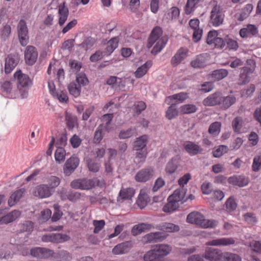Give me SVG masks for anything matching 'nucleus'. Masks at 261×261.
I'll return each mask as SVG.
<instances>
[{
	"instance_id": "obj_1",
	"label": "nucleus",
	"mask_w": 261,
	"mask_h": 261,
	"mask_svg": "<svg viewBox=\"0 0 261 261\" xmlns=\"http://www.w3.org/2000/svg\"><path fill=\"white\" fill-rule=\"evenodd\" d=\"M14 79L17 81V88L22 98H27L29 90L33 85V82L30 76L22 73L21 69L17 70L13 74Z\"/></svg>"
},
{
	"instance_id": "obj_2",
	"label": "nucleus",
	"mask_w": 261,
	"mask_h": 261,
	"mask_svg": "<svg viewBox=\"0 0 261 261\" xmlns=\"http://www.w3.org/2000/svg\"><path fill=\"white\" fill-rule=\"evenodd\" d=\"M187 222L202 228H214L218 224L216 220L205 219L203 215L198 212H193L188 214Z\"/></svg>"
},
{
	"instance_id": "obj_3",
	"label": "nucleus",
	"mask_w": 261,
	"mask_h": 261,
	"mask_svg": "<svg viewBox=\"0 0 261 261\" xmlns=\"http://www.w3.org/2000/svg\"><path fill=\"white\" fill-rule=\"evenodd\" d=\"M17 33L20 45L26 46L29 42L30 37L26 21L23 19H20L17 24Z\"/></svg>"
},
{
	"instance_id": "obj_4",
	"label": "nucleus",
	"mask_w": 261,
	"mask_h": 261,
	"mask_svg": "<svg viewBox=\"0 0 261 261\" xmlns=\"http://www.w3.org/2000/svg\"><path fill=\"white\" fill-rule=\"evenodd\" d=\"M24 53V58L25 64L29 66H33L36 62L38 53L37 48L33 45L26 46Z\"/></svg>"
},
{
	"instance_id": "obj_5",
	"label": "nucleus",
	"mask_w": 261,
	"mask_h": 261,
	"mask_svg": "<svg viewBox=\"0 0 261 261\" xmlns=\"http://www.w3.org/2000/svg\"><path fill=\"white\" fill-rule=\"evenodd\" d=\"M20 60V57L18 53L10 54L5 58V72L8 74L18 65Z\"/></svg>"
},
{
	"instance_id": "obj_6",
	"label": "nucleus",
	"mask_w": 261,
	"mask_h": 261,
	"mask_svg": "<svg viewBox=\"0 0 261 261\" xmlns=\"http://www.w3.org/2000/svg\"><path fill=\"white\" fill-rule=\"evenodd\" d=\"M222 9L220 6L215 5L211 12L210 20L214 27H217L222 24L224 16L221 14Z\"/></svg>"
},
{
	"instance_id": "obj_7",
	"label": "nucleus",
	"mask_w": 261,
	"mask_h": 261,
	"mask_svg": "<svg viewBox=\"0 0 261 261\" xmlns=\"http://www.w3.org/2000/svg\"><path fill=\"white\" fill-rule=\"evenodd\" d=\"M19 210H13L5 214L4 210H0V224H8L17 220L21 216Z\"/></svg>"
},
{
	"instance_id": "obj_8",
	"label": "nucleus",
	"mask_w": 261,
	"mask_h": 261,
	"mask_svg": "<svg viewBox=\"0 0 261 261\" xmlns=\"http://www.w3.org/2000/svg\"><path fill=\"white\" fill-rule=\"evenodd\" d=\"M54 192L48 188V185L45 184L37 186L33 191V194L39 198H46L50 197Z\"/></svg>"
},
{
	"instance_id": "obj_9",
	"label": "nucleus",
	"mask_w": 261,
	"mask_h": 261,
	"mask_svg": "<svg viewBox=\"0 0 261 261\" xmlns=\"http://www.w3.org/2000/svg\"><path fill=\"white\" fill-rule=\"evenodd\" d=\"M223 253L219 249L207 247L203 257L210 261H221Z\"/></svg>"
},
{
	"instance_id": "obj_10",
	"label": "nucleus",
	"mask_w": 261,
	"mask_h": 261,
	"mask_svg": "<svg viewBox=\"0 0 261 261\" xmlns=\"http://www.w3.org/2000/svg\"><path fill=\"white\" fill-rule=\"evenodd\" d=\"M153 168L148 167L138 171L135 176V179L138 182H147L153 176Z\"/></svg>"
},
{
	"instance_id": "obj_11",
	"label": "nucleus",
	"mask_w": 261,
	"mask_h": 261,
	"mask_svg": "<svg viewBox=\"0 0 261 261\" xmlns=\"http://www.w3.org/2000/svg\"><path fill=\"white\" fill-rule=\"evenodd\" d=\"M79 163L80 160L79 158L75 156H71L66 161L65 164L64 165V173L67 176H69L77 168Z\"/></svg>"
},
{
	"instance_id": "obj_12",
	"label": "nucleus",
	"mask_w": 261,
	"mask_h": 261,
	"mask_svg": "<svg viewBox=\"0 0 261 261\" xmlns=\"http://www.w3.org/2000/svg\"><path fill=\"white\" fill-rule=\"evenodd\" d=\"M163 31L162 28L158 25L154 27L151 30L148 38L147 46L151 47L162 36Z\"/></svg>"
},
{
	"instance_id": "obj_13",
	"label": "nucleus",
	"mask_w": 261,
	"mask_h": 261,
	"mask_svg": "<svg viewBox=\"0 0 261 261\" xmlns=\"http://www.w3.org/2000/svg\"><path fill=\"white\" fill-rule=\"evenodd\" d=\"M69 239V237L66 234L60 233H51L46 234L42 237V240L45 242H53L56 243H61Z\"/></svg>"
},
{
	"instance_id": "obj_14",
	"label": "nucleus",
	"mask_w": 261,
	"mask_h": 261,
	"mask_svg": "<svg viewBox=\"0 0 261 261\" xmlns=\"http://www.w3.org/2000/svg\"><path fill=\"white\" fill-rule=\"evenodd\" d=\"M235 242L233 238H221L208 241L205 244L212 246H226L234 244Z\"/></svg>"
},
{
	"instance_id": "obj_15",
	"label": "nucleus",
	"mask_w": 261,
	"mask_h": 261,
	"mask_svg": "<svg viewBox=\"0 0 261 261\" xmlns=\"http://www.w3.org/2000/svg\"><path fill=\"white\" fill-rule=\"evenodd\" d=\"M189 51V50L187 47H180L172 57L171 64L174 67L178 65L187 57Z\"/></svg>"
},
{
	"instance_id": "obj_16",
	"label": "nucleus",
	"mask_w": 261,
	"mask_h": 261,
	"mask_svg": "<svg viewBox=\"0 0 261 261\" xmlns=\"http://www.w3.org/2000/svg\"><path fill=\"white\" fill-rule=\"evenodd\" d=\"M133 247L131 241L122 242L117 245L112 250V253L115 255H120L127 253Z\"/></svg>"
},
{
	"instance_id": "obj_17",
	"label": "nucleus",
	"mask_w": 261,
	"mask_h": 261,
	"mask_svg": "<svg viewBox=\"0 0 261 261\" xmlns=\"http://www.w3.org/2000/svg\"><path fill=\"white\" fill-rule=\"evenodd\" d=\"M164 239L165 237L163 236V233L162 232H155L145 235L142 238V241L143 243L147 244L162 241Z\"/></svg>"
},
{
	"instance_id": "obj_18",
	"label": "nucleus",
	"mask_w": 261,
	"mask_h": 261,
	"mask_svg": "<svg viewBox=\"0 0 261 261\" xmlns=\"http://www.w3.org/2000/svg\"><path fill=\"white\" fill-rule=\"evenodd\" d=\"M207 55L206 53L200 54L197 55L195 60H192L191 63V66L194 68H203L206 66V58Z\"/></svg>"
},
{
	"instance_id": "obj_19",
	"label": "nucleus",
	"mask_w": 261,
	"mask_h": 261,
	"mask_svg": "<svg viewBox=\"0 0 261 261\" xmlns=\"http://www.w3.org/2000/svg\"><path fill=\"white\" fill-rule=\"evenodd\" d=\"M52 252L51 250L45 248H35L31 250V255L38 258H47L52 254Z\"/></svg>"
},
{
	"instance_id": "obj_20",
	"label": "nucleus",
	"mask_w": 261,
	"mask_h": 261,
	"mask_svg": "<svg viewBox=\"0 0 261 261\" xmlns=\"http://www.w3.org/2000/svg\"><path fill=\"white\" fill-rule=\"evenodd\" d=\"M119 41V36H116L111 38L108 42V45L103 50L104 55L110 56L118 47Z\"/></svg>"
},
{
	"instance_id": "obj_21",
	"label": "nucleus",
	"mask_w": 261,
	"mask_h": 261,
	"mask_svg": "<svg viewBox=\"0 0 261 261\" xmlns=\"http://www.w3.org/2000/svg\"><path fill=\"white\" fill-rule=\"evenodd\" d=\"M135 193V190L132 188H122L117 197L118 202L122 201L125 200H129Z\"/></svg>"
},
{
	"instance_id": "obj_22",
	"label": "nucleus",
	"mask_w": 261,
	"mask_h": 261,
	"mask_svg": "<svg viewBox=\"0 0 261 261\" xmlns=\"http://www.w3.org/2000/svg\"><path fill=\"white\" fill-rule=\"evenodd\" d=\"M25 191L24 188H21L12 193L8 200V205L10 206H13L17 202H19Z\"/></svg>"
},
{
	"instance_id": "obj_23",
	"label": "nucleus",
	"mask_w": 261,
	"mask_h": 261,
	"mask_svg": "<svg viewBox=\"0 0 261 261\" xmlns=\"http://www.w3.org/2000/svg\"><path fill=\"white\" fill-rule=\"evenodd\" d=\"M186 194L185 190L183 188H180L174 191V193L168 197L169 199H172L179 204L182 203L184 201H187V199L184 200Z\"/></svg>"
},
{
	"instance_id": "obj_24",
	"label": "nucleus",
	"mask_w": 261,
	"mask_h": 261,
	"mask_svg": "<svg viewBox=\"0 0 261 261\" xmlns=\"http://www.w3.org/2000/svg\"><path fill=\"white\" fill-rule=\"evenodd\" d=\"M151 60H147L144 64L139 67L135 72V77L139 79L143 77L152 65Z\"/></svg>"
},
{
	"instance_id": "obj_25",
	"label": "nucleus",
	"mask_w": 261,
	"mask_h": 261,
	"mask_svg": "<svg viewBox=\"0 0 261 261\" xmlns=\"http://www.w3.org/2000/svg\"><path fill=\"white\" fill-rule=\"evenodd\" d=\"M82 180L83 190H88L92 189L95 186V184H96V185L98 186H102V185L105 184L103 181H100L97 179H90L87 178H83Z\"/></svg>"
},
{
	"instance_id": "obj_26",
	"label": "nucleus",
	"mask_w": 261,
	"mask_h": 261,
	"mask_svg": "<svg viewBox=\"0 0 261 261\" xmlns=\"http://www.w3.org/2000/svg\"><path fill=\"white\" fill-rule=\"evenodd\" d=\"M96 40L91 36L87 37L80 44H76L75 46L80 47V49H83L87 51L91 49L96 43Z\"/></svg>"
},
{
	"instance_id": "obj_27",
	"label": "nucleus",
	"mask_w": 261,
	"mask_h": 261,
	"mask_svg": "<svg viewBox=\"0 0 261 261\" xmlns=\"http://www.w3.org/2000/svg\"><path fill=\"white\" fill-rule=\"evenodd\" d=\"M228 182L234 185L239 187H244L249 183V179L242 176H233L228 179Z\"/></svg>"
},
{
	"instance_id": "obj_28",
	"label": "nucleus",
	"mask_w": 261,
	"mask_h": 261,
	"mask_svg": "<svg viewBox=\"0 0 261 261\" xmlns=\"http://www.w3.org/2000/svg\"><path fill=\"white\" fill-rule=\"evenodd\" d=\"M152 249H153L156 253L159 254L163 259L164 256L167 255L171 252L172 248L169 245L161 244L155 245Z\"/></svg>"
},
{
	"instance_id": "obj_29",
	"label": "nucleus",
	"mask_w": 261,
	"mask_h": 261,
	"mask_svg": "<svg viewBox=\"0 0 261 261\" xmlns=\"http://www.w3.org/2000/svg\"><path fill=\"white\" fill-rule=\"evenodd\" d=\"M153 228V226L151 224L147 223H141L133 226L131 232L133 236H138L142 232L145 231V230H150Z\"/></svg>"
},
{
	"instance_id": "obj_30",
	"label": "nucleus",
	"mask_w": 261,
	"mask_h": 261,
	"mask_svg": "<svg viewBox=\"0 0 261 261\" xmlns=\"http://www.w3.org/2000/svg\"><path fill=\"white\" fill-rule=\"evenodd\" d=\"M153 228V226L151 224L147 223H141L133 226L131 232L133 236H138L142 232L145 231V230H150Z\"/></svg>"
},
{
	"instance_id": "obj_31",
	"label": "nucleus",
	"mask_w": 261,
	"mask_h": 261,
	"mask_svg": "<svg viewBox=\"0 0 261 261\" xmlns=\"http://www.w3.org/2000/svg\"><path fill=\"white\" fill-rule=\"evenodd\" d=\"M184 148L191 155H196L202 151V149L199 145L192 142H187L185 145Z\"/></svg>"
},
{
	"instance_id": "obj_32",
	"label": "nucleus",
	"mask_w": 261,
	"mask_h": 261,
	"mask_svg": "<svg viewBox=\"0 0 261 261\" xmlns=\"http://www.w3.org/2000/svg\"><path fill=\"white\" fill-rule=\"evenodd\" d=\"M228 72L225 69H216L211 72L210 76L215 81H219L228 75Z\"/></svg>"
},
{
	"instance_id": "obj_33",
	"label": "nucleus",
	"mask_w": 261,
	"mask_h": 261,
	"mask_svg": "<svg viewBox=\"0 0 261 261\" xmlns=\"http://www.w3.org/2000/svg\"><path fill=\"white\" fill-rule=\"evenodd\" d=\"M156 228L161 230L168 232H174L179 230V226L171 223H163L158 225Z\"/></svg>"
},
{
	"instance_id": "obj_34",
	"label": "nucleus",
	"mask_w": 261,
	"mask_h": 261,
	"mask_svg": "<svg viewBox=\"0 0 261 261\" xmlns=\"http://www.w3.org/2000/svg\"><path fill=\"white\" fill-rule=\"evenodd\" d=\"M167 41V38H165L164 37H162L160 40L156 42V44L151 50V53L154 55L159 53L165 47Z\"/></svg>"
},
{
	"instance_id": "obj_35",
	"label": "nucleus",
	"mask_w": 261,
	"mask_h": 261,
	"mask_svg": "<svg viewBox=\"0 0 261 261\" xmlns=\"http://www.w3.org/2000/svg\"><path fill=\"white\" fill-rule=\"evenodd\" d=\"M148 137L146 135H143L137 138L134 145V149L140 150L144 148L147 144Z\"/></svg>"
},
{
	"instance_id": "obj_36",
	"label": "nucleus",
	"mask_w": 261,
	"mask_h": 261,
	"mask_svg": "<svg viewBox=\"0 0 261 261\" xmlns=\"http://www.w3.org/2000/svg\"><path fill=\"white\" fill-rule=\"evenodd\" d=\"M144 261H163L159 254H157L153 249L145 253L143 256Z\"/></svg>"
},
{
	"instance_id": "obj_37",
	"label": "nucleus",
	"mask_w": 261,
	"mask_h": 261,
	"mask_svg": "<svg viewBox=\"0 0 261 261\" xmlns=\"http://www.w3.org/2000/svg\"><path fill=\"white\" fill-rule=\"evenodd\" d=\"M46 185H48V188L53 192H55V189L58 187L61 182L59 177L56 176H50L47 178Z\"/></svg>"
},
{
	"instance_id": "obj_38",
	"label": "nucleus",
	"mask_w": 261,
	"mask_h": 261,
	"mask_svg": "<svg viewBox=\"0 0 261 261\" xmlns=\"http://www.w3.org/2000/svg\"><path fill=\"white\" fill-rule=\"evenodd\" d=\"M197 107L193 104H186L179 108V112L182 114H189L195 113L197 111Z\"/></svg>"
},
{
	"instance_id": "obj_39",
	"label": "nucleus",
	"mask_w": 261,
	"mask_h": 261,
	"mask_svg": "<svg viewBox=\"0 0 261 261\" xmlns=\"http://www.w3.org/2000/svg\"><path fill=\"white\" fill-rule=\"evenodd\" d=\"M178 165V159L173 158L167 164L165 171L167 173L172 174L175 172Z\"/></svg>"
},
{
	"instance_id": "obj_40",
	"label": "nucleus",
	"mask_w": 261,
	"mask_h": 261,
	"mask_svg": "<svg viewBox=\"0 0 261 261\" xmlns=\"http://www.w3.org/2000/svg\"><path fill=\"white\" fill-rule=\"evenodd\" d=\"M68 89L70 95L76 98L80 94L81 87L75 82L70 83L68 86Z\"/></svg>"
},
{
	"instance_id": "obj_41",
	"label": "nucleus",
	"mask_w": 261,
	"mask_h": 261,
	"mask_svg": "<svg viewBox=\"0 0 261 261\" xmlns=\"http://www.w3.org/2000/svg\"><path fill=\"white\" fill-rule=\"evenodd\" d=\"M179 203L168 198V202L164 206L163 211L165 213H170L175 211L179 207Z\"/></svg>"
},
{
	"instance_id": "obj_42",
	"label": "nucleus",
	"mask_w": 261,
	"mask_h": 261,
	"mask_svg": "<svg viewBox=\"0 0 261 261\" xmlns=\"http://www.w3.org/2000/svg\"><path fill=\"white\" fill-rule=\"evenodd\" d=\"M178 113L176 104H172L167 110L165 116L168 120H172L178 115Z\"/></svg>"
},
{
	"instance_id": "obj_43",
	"label": "nucleus",
	"mask_w": 261,
	"mask_h": 261,
	"mask_svg": "<svg viewBox=\"0 0 261 261\" xmlns=\"http://www.w3.org/2000/svg\"><path fill=\"white\" fill-rule=\"evenodd\" d=\"M117 81L116 82V88H118L120 89H121L125 87L126 83H129L130 84L133 85L135 82V80L132 79L130 77H126V78H119L117 77Z\"/></svg>"
},
{
	"instance_id": "obj_44",
	"label": "nucleus",
	"mask_w": 261,
	"mask_h": 261,
	"mask_svg": "<svg viewBox=\"0 0 261 261\" xmlns=\"http://www.w3.org/2000/svg\"><path fill=\"white\" fill-rule=\"evenodd\" d=\"M221 124L219 122H215L209 126L208 132L213 136L218 135L221 131Z\"/></svg>"
},
{
	"instance_id": "obj_45",
	"label": "nucleus",
	"mask_w": 261,
	"mask_h": 261,
	"mask_svg": "<svg viewBox=\"0 0 261 261\" xmlns=\"http://www.w3.org/2000/svg\"><path fill=\"white\" fill-rule=\"evenodd\" d=\"M221 261H242V258L238 254L226 252L223 253Z\"/></svg>"
},
{
	"instance_id": "obj_46",
	"label": "nucleus",
	"mask_w": 261,
	"mask_h": 261,
	"mask_svg": "<svg viewBox=\"0 0 261 261\" xmlns=\"http://www.w3.org/2000/svg\"><path fill=\"white\" fill-rule=\"evenodd\" d=\"M66 121L67 127L72 129L77 126V117L66 112Z\"/></svg>"
},
{
	"instance_id": "obj_47",
	"label": "nucleus",
	"mask_w": 261,
	"mask_h": 261,
	"mask_svg": "<svg viewBox=\"0 0 261 261\" xmlns=\"http://www.w3.org/2000/svg\"><path fill=\"white\" fill-rule=\"evenodd\" d=\"M1 37L4 41L8 39L11 33V27L9 24H5L3 25L0 30Z\"/></svg>"
},
{
	"instance_id": "obj_48",
	"label": "nucleus",
	"mask_w": 261,
	"mask_h": 261,
	"mask_svg": "<svg viewBox=\"0 0 261 261\" xmlns=\"http://www.w3.org/2000/svg\"><path fill=\"white\" fill-rule=\"evenodd\" d=\"M180 14V10L177 7H172L170 9V12L165 14L166 18L170 20L176 19Z\"/></svg>"
},
{
	"instance_id": "obj_49",
	"label": "nucleus",
	"mask_w": 261,
	"mask_h": 261,
	"mask_svg": "<svg viewBox=\"0 0 261 261\" xmlns=\"http://www.w3.org/2000/svg\"><path fill=\"white\" fill-rule=\"evenodd\" d=\"M103 126L102 125L97 127L94 136L93 141L95 143H99L103 137Z\"/></svg>"
},
{
	"instance_id": "obj_50",
	"label": "nucleus",
	"mask_w": 261,
	"mask_h": 261,
	"mask_svg": "<svg viewBox=\"0 0 261 261\" xmlns=\"http://www.w3.org/2000/svg\"><path fill=\"white\" fill-rule=\"evenodd\" d=\"M243 119L240 117H236L232 122V127L233 131L237 133H240L242 127Z\"/></svg>"
},
{
	"instance_id": "obj_51",
	"label": "nucleus",
	"mask_w": 261,
	"mask_h": 261,
	"mask_svg": "<svg viewBox=\"0 0 261 261\" xmlns=\"http://www.w3.org/2000/svg\"><path fill=\"white\" fill-rule=\"evenodd\" d=\"M66 150L64 148L58 147L55 153L56 161L59 163L64 161L66 157Z\"/></svg>"
},
{
	"instance_id": "obj_52",
	"label": "nucleus",
	"mask_w": 261,
	"mask_h": 261,
	"mask_svg": "<svg viewBox=\"0 0 261 261\" xmlns=\"http://www.w3.org/2000/svg\"><path fill=\"white\" fill-rule=\"evenodd\" d=\"M48 87L49 92L53 97L56 96L57 98H68L67 94L64 93L63 91H61V92L62 93V94H61L60 96L59 95L58 93L56 92L55 86L54 83H50L49 82L48 84Z\"/></svg>"
},
{
	"instance_id": "obj_53",
	"label": "nucleus",
	"mask_w": 261,
	"mask_h": 261,
	"mask_svg": "<svg viewBox=\"0 0 261 261\" xmlns=\"http://www.w3.org/2000/svg\"><path fill=\"white\" fill-rule=\"evenodd\" d=\"M226 44L227 46L226 48L228 50H232L236 51L239 48L238 43L237 41L228 37V36H226Z\"/></svg>"
},
{
	"instance_id": "obj_54",
	"label": "nucleus",
	"mask_w": 261,
	"mask_h": 261,
	"mask_svg": "<svg viewBox=\"0 0 261 261\" xmlns=\"http://www.w3.org/2000/svg\"><path fill=\"white\" fill-rule=\"evenodd\" d=\"M148 197L146 194H139L137 201V205L141 208H144L148 203Z\"/></svg>"
},
{
	"instance_id": "obj_55",
	"label": "nucleus",
	"mask_w": 261,
	"mask_h": 261,
	"mask_svg": "<svg viewBox=\"0 0 261 261\" xmlns=\"http://www.w3.org/2000/svg\"><path fill=\"white\" fill-rule=\"evenodd\" d=\"M228 148L225 145H220L218 148L215 149L213 151V155L214 158H219L224 153H226Z\"/></svg>"
},
{
	"instance_id": "obj_56",
	"label": "nucleus",
	"mask_w": 261,
	"mask_h": 261,
	"mask_svg": "<svg viewBox=\"0 0 261 261\" xmlns=\"http://www.w3.org/2000/svg\"><path fill=\"white\" fill-rule=\"evenodd\" d=\"M34 223L31 221H25L20 225V231L22 232H31L34 229Z\"/></svg>"
},
{
	"instance_id": "obj_57",
	"label": "nucleus",
	"mask_w": 261,
	"mask_h": 261,
	"mask_svg": "<svg viewBox=\"0 0 261 261\" xmlns=\"http://www.w3.org/2000/svg\"><path fill=\"white\" fill-rule=\"evenodd\" d=\"M226 211L230 213L234 211L237 207V204L234 201L233 198L229 197L227 199L225 203Z\"/></svg>"
},
{
	"instance_id": "obj_58",
	"label": "nucleus",
	"mask_w": 261,
	"mask_h": 261,
	"mask_svg": "<svg viewBox=\"0 0 261 261\" xmlns=\"http://www.w3.org/2000/svg\"><path fill=\"white\" fill-rule=\"evenodd\" d=\"M245 221L250 225H254L257 220L255 214L252 213H247L244 215Z\"/></svg>"
},
{
	"instance_id": "obj_59",
	"label": "nucleus",
	"mask_w": 261,
	"mask_h": 261,
	"mask_svg": "<svg viewBox=\"0 0 261 261\" xmlns=\"http://www.w3.org/2000/svg\"><path fill=\"white\" fill-rule=\"evenodd\" d=\"M87 164H88V168L91 172H96L99 170V164L96 162L92 159H88L87 161Z\"/></svg>"
},
{
	"instance_id": "obj_60",
	"label": "nucleus",
	"mask_w": 261,
	"mask_h": 261,
	"mask_svg": "<svg viewBox=\"0 0 261 261\" xmlns=\"http://www.w3.org/2000/svg\"><path fill=\"white\" fill-rule=\"evenodd\" d=\"M51 212L49 209H46L41 212L40 216L39 218V223H44L51 217Z\"/></svg>"
},
{
	"instance_id": "obj_61",
	"label": "nucleus",
	"mask_w": 261,
	"mask_h": 261,
	"mask_svg": "<svg viewBox=\"0 0 261 261\" xmlns=\"http://www.w3.org/2000/svg\"><path fill=\"white\" fill-rule=\"evenodd\" d=\"M145 108L146 104L142 101L137 102L133 106V111L138 115H140Z\"/></svg>"
},
{
	"instance_id": "obj_62",
	"label": "nucleus",
	"mask_w": 261,
	"mask_h": 261,
	"mask_svg": "<svg viewBox=\"0 0 261 261\" xmlns=\"http://www.w3.org/2000/svg\"><path fill=\"white\" fill-rule=\"evenodd\" d=\"M113 118V114H106L102 116L101 118V121L102 122V124H101L103 126L105 125V128L107 130H109V125L110 124V122L112 121V120Z\"/></svg>"
},
{
	"instance_id": "obj_63",
	"label": "nucleus",
	"mask_w": 261,
	"mask_h": 261,
	"mask_svg": "<svg viewBox=\"0 0 261 261\" xmlns=\"http://www.w3.org/2000/svg\"><path fill=\"white\" fill-rule=\"evenodd\" d=\"M249 246L253 251L261 254V241L253 240L250 242Z\"/></svg>"
},
{
	"instance_id": "obj_64",
	"label": "nucleus",
	"mask_w": 261,
	"mask_h": 261,
	"mask_svg": "<svg viewBox=\"0 0 261 261\" xmlns=\"http://www.w3.org/2000/svg\"><path fill=\"white\" fill-rule=\"evenodd\" d=\"M261 167V155L254 157L252 164V170L254 172H257Z\"/></svg>"
}]
</instances>
